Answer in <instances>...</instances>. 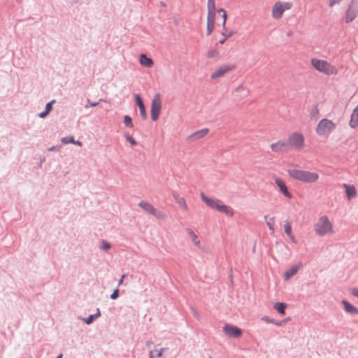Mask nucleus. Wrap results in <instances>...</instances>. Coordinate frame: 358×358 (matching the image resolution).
<instances>
[{
    "instance_id": "obj_1",
    "label": "nucleus",
    "mask_w": 358,
    "mask_h": 358,
    "mask_svg": "<svg viewBox=\"0 0 358 358\" xmlns=\"http://www.w3.org/2000/svg\"><path fill=\"white\" fill-rule=\"evenodd\" d=\"M287 173L292 179L303 183L316 182L320 178V176L317 172H312L301 169H289Z\"/></svg>"
},
{
    "instance_id": "obj_2",
    "label": "nucleus",
    "mask_w": 358,
    "mask_h": 358,
    "mask_svg": "<svg viewBox=\"0 0 358 358\" xmlns=\"http://www.w3.org/2000/svg\"><path fill=\"white\" fill-rule=\"evenodd\" d=\"M310 64L315 70L327 76H335L338 73L337 67L325 59L313 57Z\"/></svg>"
},
{
    "instance_id": "obj_3",
    "label": "nucleus",
    "mask_w": 358,
    "mask_h": 358,
    "mask_svg": "<svg viewBox=\"0 0 358 358\" xmlns=\"http://www.w3.org/2000/svg\"><path fill=\"white\" fill-rule=\"evenodd\" d=\"M200 196L201 200L210 208L223 213L229 217L234 216V210L230 206L224 204L221 201L208 197L203 192H201Z\"/></svg>"
},
{
    "instance_id": "obj_4",
    "label": "nucleus",
    "mask_w": 358,
    "mask_h": 358,
    "mask_svg": "<svg viewBox=\"0 0 358 358\" xmlns=\"http://www.w3.org/2000/svg\"><path fill=\"white\" fill-rule=\"evenodd\" d=\"M315 234L319 236L333 234L334 227L333 222L327 215H322L314 225Z\"/></svg>"
},
{
    "instance_id": "obj_5",
    "label": "nucleus",
    "mask_w": 358,
    "mask_h": 358,
    "mask_svg": "<svg viewBox=\"0 0 358 358\" xmlns=\"http://www.w3.org/2000/svg\"><path fill=\"white\" fill-rule=\"evenodd\" d=\"M336 124L334 122L327 118H323L315 127L316 134L321 137H328L336 129Z\"/></svg>"
},
{
    "instance_id": "obj_6",
    "label": "nucleus",
    "mask_w": 358,
    "mask_h": 358,
    "mask_svg": "<svg viewBox=\"0 0 358 358\" xmlns=\"http://www.w3.org/2000/svg\"><path fill=\"white\" fill-rule=\"evenodd\" d=\"M292 3L289 1H276L272 6L271 15L273 19L280 20L285 11L292 8Z\"/></svg>"
},
{
    "instance_id": "obj_7",
    "label": "nucleus",
    "mask_w": 358,
    "mask_h": 358,
    "mask_svg": "<svg viewBox=\"0 0 358 358\" xmlns=\"http://www.w3.org/2000/svg\"><path fill=\"white\" fill-rule=\"evenodd\" d=\"M287 144L289 148L299 150L305 146V136L299 131H294L288 135Z\"/></svg>"
},
{
    "instance_id": "obj_8",
    "label": "nucleus",
    "mask_w": 358,
    "mask_h": 358,
    "mask_svg": "<svg viewBox=\"0 0 358 358\" xmlns=\"http://www.w3.org/2000/svg\"><path fill=\"white\" fill-rule=\"evenodd\" d=\"M207 31L206 34L210 36L214 30L216 15L215 0H208L207 2Z\"/></svg>"
},
{
    "instance_id": "obj_9",
    "label": "nucleus",
    "mask_w": 358,
    "mask_h": 358,
    "mask_svg": "<svg viewBox=\"0 0 358 358\" xmlns=\"http://www.w3.org/2000/svg\"><path fill=\"white\" fill-rule=\"evenodd\" d=\"M138 206L148 213L154 215L158 219H164L166 217V215L164 212L155 208L150 203L142 201L139 202Z\"/></svg>"
},
{
    "instance_id": "obj_10",
    "label": "nucleus",
    "mask_w": 358,
    "mask_h": 358,
    "mask_svg": "<svg viewBox=\"0 0 358 358\" xmlns=\"http://www.w3.org/2000/svg\"><path fill=\"white\" fill-rule=\"evenodd\" d=\"M162 109V99L159 94H156L152 101L151 104V117L153 121H156L160 114Z\"/></svg>"
},
{
    "instance_id": "obj_11",
    "label": "nucleus",
    "mask_w": 358,
    "mask_h": 358,
    "mask_svg": "<svg viewBox=\"0 0 358 358\" xmlns=\"http://www.w3.org/2000/svg\"><path fill=\"white\" fill-rule=\"evenodd\" d=\"M358 15V0H352L346 12L345 22H351Z\"/></svg>"
},
{
    "instance_id": "obj_12",
    "label": "nucleus",
    "mask_w": 358,
    "mask_h": 358,
    "mask_svg": "<svg viewBox=\"0 0 358 358\" xmlns=\"http://www.w3.org/2000/svg\"><path fill=\"white\" fill-rule=\"evenodd\" d=\"M223 331L226 336L230 338H239L242 335V330L241 329L229 324L223 327Z\"/></svg>"
},
{
    "instance_id": "obj_13",
    "label": "nucleus",
    "mask_w": 358,
    "mask_h": 358,
    "mask_svg": "<svg viewBox=\"0 0 358 358\" xmlns=\"http://www.w3.org/2000/svg\"><path fill=\"white\" fill-rule=\"evenodd\" d=\"M234 68L235 66L234 65H222L212 73L210 78L215 80L221 78L228 72L232 71Z\"/></svg>"
},
{
    "instance_id": "obj_14",
    "label": "nucleus",
    "mask_w": 358,
    "mask_h": 358,
    "mask_svg": "<svg viewBox=\"0 0 358 358\" xmlns=\"http://www.w3.org/2000/svg\"><path fill=\"white\" fill-rule=\"evenodd\" d=\"M275 183L278 187L279 192H280L285 197L288 199H291L292 198V194L289 192L287 186L282 179L278 177L275 178Z\"/></svg>"
},
{
    "instance_id": "obj_15",
    "label": "nucleus",
    "mask_w": 358,
    "mask_h": 358,
    "mask_svg": "<svg viewBox=\"0 0 358 358\" xmlns=\"http://www.w3.org/2000/svg\"><path fill=\"white\" fill-rule=\"evenodd\" d=\"M250 94V90L244 85H240L233 91V95L238 99H243L247 98Z\"/></svg>"
},
{
    "instance_id": "obj_16",
    "label": "nucleus",
    "mask_w": 358,
    "mask_h": 358,
    "mask_svg": "<svg viewBox=\"0 0 358 358\" xmlns=\"http://www.w3.org/2000/svg\"><path fill=\"white\" fill-rule=\"evenodd\" d=\"M288 148L289 146L287 144V141H285L283 140H279L275 143H273L271 145V150L275 152H285L288 150Z\"/></svg>"
},
{
    "instance_id": "obj_17",
    "label": "nucleus",
    "mask_w": 358,
    "mask_h": 358,
    "mask_svg": "<svg viewBox=\"0 0 358 358\" xmlns=\"http://www.w3.org/2000/svg\"><path fill=\"white\" fill-rule=\"evenodd\" d=\"M174 201L178 203L179 207L185 211L189 210V207L184 197L181 196L178 192H173L172 193Z\"/></svg>"
},
{
    "instance_id": "obj_18",
    "label": "nucleus",
    "mask_w": 358,
    "mask_h": 358,
    "mask_svg": "<svg viewBox=\"0 0 358 358\" xmlns=\"http://www.w3.org/2000/svg\"><path fill=\"white\" fill-rule=\"evenodd\" d=\"M135 100H136L137 106L139 108L141 115L142 116V117L143 119H145L147 117V114H146L145 106L143 104V102L140 95L136 94L135 96Z\"/></svg>"
},
{
    "instance_id": "obj_19",
    "label": "nucleus",
    "mask_w": 358,
    "mask_h": 358,
    "mask_svg": "<svg viewBox=\"0 0 358 358\" xmlns=\"http://www.w3.org/2000/svg\"><path fill=\"white\" fill-rule=\"evenodd\" d=\"M284 230L285 234L289 236L290 240L294 243H296V238L292 231L291 223L289 221H285L284 223Z\"/></svg>"
},
{
    "instance_id": "obj_20",
    "label": "nucleus",
    "mask_w": 358,
    "mask_h": 358,
    "mask_svg": "<svg viewBox=\"0 0 358 358\" xmlns=\"http://www.w3.org/2000/svg\"><path fill=\"white\" fill-rule=\"evenodd\" d=\"M301 267V264H299L297 265L292 266L289 270H287L285 274V279L286 280H289L292 276L294 275L299 269Z\"/></svg>"
},
{
    "instance_id": "obj_21",
    "label": "nucleus",
    "mask_w": 358,
    "mask_h": 358,
    "mask_svg": "<svg viewBox=\"0 0 358 358\" xmlns=\"http://www.w3.org/2000/svg\"><path fill=\"white\" fill-rule=\"evenodd\" d=\"M140 64L145 67L150 68L153 66L154 62L151 58L147 57L145 54L140 55Z\"/></svg>"
},
{
    "instance_id": "obj_22",
    "label": "nucleus",
    "mask_w": 358,
    "mask_h": 358,
    "mask_svg": "<svg viewBox=\"0 0 358 358\" xmlns=\"http://www.w3.org/2000/svg\"><path fill=\"white\" fill-rule=\"evenodd\" d=\"M343 186L345 189V192L348 199H351L352 197L355 196L357 191L354 185L344 184Z\"/></svg>"
},
{
    "instance_id": "obj_23",
    "label": "nucleus",
    "mask_w": 358,
    "mask_h": 358,
    "mask_svg": "<svg viewBox=\"0 0 358 358\" xmlns=\"http://www.w3.org/2000/svg\"><path fill=\"white\" fill-rule=\"evenodd\" d=\"M350 125L352 128H355L358 125V106L353 110L350 121Z\"/></svg>"
},
{
    "instance_id": "obj_24",
    "label": "nucleus",
    "mask_w": 358,
    "mask_h": 358,
    "mask_svg": "<svg viewBox=\"0 0 358 358\" xmlns=\"http://www.w3.org/2000/svg\"><path fill=\"white\" fill-rule=\"evenodd\" d=\"M342 303L344 306L345 310L346 312L352 314L358 315V309L356 307H355L354 306H352L349 302L345 300L343 301Z\"/></svg>"
},
{
    "instance_id": "obj_25",
    "label": "nucleus",
    "mask_w": 358,
    "mask_h": 358,
    "mask_svg": "<svg viewBox=\"0 0 358 358\" xmlns=\"http://www.w3.org/2000/svg\"><path fill=\"white\" fill-rule=\"evenodd\" d=\"M187 233L194 245L200 247L201 241L198 236L192 229H187Z\"/></svg>"
},
{
    "instance_id": "obj_26",
    "label": "nucleus",
    "mask_w": 358,
    "mask_h": 358,
    "mask_svg": "<svg viewBox=\"0 0 358 358\" xmlns=\"http://www.w3.org/2000/svg\"><path fill=\"white\" fill-rule=\"evenodd\" d=\"M287 305L284 303L277 302L274 304L273 308L282 315L285 314Z\"/></svg>"
},
{
    "instance_id": "obj_27",
    "label": "nucleus",
    "mask_w": 358,
    "mask_h": 358,
    "mask_svg": "<svg viewBox=\"0 0 358 358\" xmlns=\"http://www.w3.org/2000/svg\"><path fill=\"white\" fill-rule=\"evenodd\" d=\"M266 221V224L268 225L269 229L273 232L274 231V225H275V217H269L268 216H265L264 217Z\"/></svg>"
},
{
    "instance_id": "obj_28",
    "label": "nucleus",
    "mask_w": 358,
    "mask_h": 358,
    "mask_svg": "<svg viewBox=\"0 0 358 358\" xmlns=\"http://www.w3.org/2000/svg\"><path fill=\"white\" fill-rule=\"evenodd\" d=\"M208 129L199 130L194 134V136L196 137V138H200L205 136L208 134Z\"/></svg>"
},
{
    "instance_id": "obj_29",
    "label": "nucleus",
    "mask_w": 358,
    "mask_h": 358,
    "mask_svg": "<svg viewBox=\"0 0 358 358\" xmlns=\"http://www.w3.org/2000/svg\"><path fill=\"white\" fill-rule=\"evenodd\" d=\"M124 138L127 142H129L132 146H134L137 144L136 141L129 134H124Z\"/></svg>"
},
{
    "instance_id": "obj_30",
    "label": "nucleus",
    "mask_w": 358,
    "mask_h": 358,
    "mask_svg": "<svg viewBox=\"0 0 358 358\" xmlns=\"http://www.w3.org/2000/svg\"><path fill=\"white\" fill-rule=\"evenodd\" d=\"M217 12L222 13V26H223V28L225 29V24H226L227 18V13L225 11V10L223 8H220L219 10H217Z\"/></svg>"
},
{
    "instance_id": "obj_31",
    "label": "nucleus",
    "mask_w": 358,
    "mask_h": 358,
    "mask_svg": "<svg viewBox=\"0 0 358 358\" xmlns=\"http://www.w3.org/2000/svg\"><path fill=\"white\" fill-rule=\"evenodd\" d=\"M124 123L127 127L133 128L134 127L132 119L129 115L124 116Z\"/></svg>"
},
{
    "instance_id": "obj_32",
    "label": "nucleus",
    "mask_w": 358,
    "mask_h": 358,
    "mask_svg": "<svg viewBox=\"0 0 358 358\" xmlns=\"http://www.w3.org/2000/svg\"><path fill=\"white\" fill-rule=\"evenodd\" d=\"M73 140L74 139H73V136H66V137L62 138L61 141L64 144H67L69 143H73Z\"/></svg>"
},
{
    "instance_id": "obj_33",
    "label": "nucleus",
    "mask_w": 358,
    "mask_h": 358,
    "mask_svg": "<svg viewBox=\"0 0 358 358\" xmlns=\"http://www.w3.org/2000/svg\"><path fill=\"white\" fill-rule=\"evenodd\" d=\"M99 315H100V313H99V311L98 310V313H97V314H96V315H90L89 317H87V318L85 320V322H86L87 324H90V323H92V321L94 320V317H98V316H99Z\"/></svg>"
},
{
    "instance_id": "obj_34",
    "label": "nucleus",
    "mask_w": 358,
    "mask_h": 358,
    "mask_svg": "<svg viewBox=\"0 0 358 358\" xmlns=\"http://www.w3.org/2000/svg\"><path fill=\"white\" fill-rule=\"evenodd\" d=\"M101 248L103 250H109L110 248V245L108 243L106 242V241H103L101 243Z\"/></svg>"
},
{
    "instance_id": "obj_35",
    "label": "nucleus",
    "mask_w": 358,
    "mask_h": 358,
    "mask_svg": "<svg viewBox=\"0 0 358 358\" xmlns=\"http://www.w3.org/2000/svg\"><path fill=\"white\" fill-rule=\"evenodd\" d=\"M342 0H329V7L332 8L334 7L335 5L336 4H338L339 3L341 2Z\"/></svg>"
},
{
    "instance_id": "obj_36",
    "label": "nucleus",
    "mask_w": 358,
    "mask_h": 358,
    "mask_svg": "<svg viewBox=\"0 0 358 358\" xmlns=\"http://www.w3.org/2000/svg\"><path fill=\"white\" fill-rule=\"evenodd\" d=\"M315 113H311L310 117L311 118L317 119L319 117V109L317 107H315Z\"/></svg>"
},
{
    "instance_id": "obj_37",
    "label": "nucleus",
    "mask_w": 358,
    "mask_h": 358,
    "mask_svg": "<svg viewBox=\"0 0 358 358\" xmlns=\"http://www.w3.org/2000/svg\"><path fill=\"white\" fill-rule=\"evenodd\" d=\"M222 34H223V36H224V38H223V39H221V41H220V43L221 44H223V43L225 42V41H226V40H227L229 36H231V34H226V33H223Z\"/></svg>"
},
{
    "instance_id": "obj_38",
    "label": "nucleus",
    "mask_w": 358,
    "mask_h": 358,
    "mask_svg": "<svg viewBox=\"0 0 358 358\" xmlns=\"http://www.w3.org/2000/svg\"><path fill=\"white\" fill-rule=\"evenodd\" d=\"M118 289H115L113 294L110 295V298L112 299H116L118 297Z\"/></svg>"
},
{
    "instance_id": "obj_39",
    "label": "nucleus",
    "mask_w": 358,
    "mask_h": 358,
    "mask_svg": "<svg viewBox=\"0 0 358 358\" xmlns=\"http://www.w3.org/2000/svg\"><path fill=\"white\" fill-rule=\"evenodd\" d=\"M54 102V101H51V102H49L46 104V106H45V110L48 113H50V111L52 109V103Z\"/></svg>"
},
{
    "instance_id": "obj_40",
    "label": "nucleus",
    "mask_w": 358,
    "mask_h": 358,
    "mask_svg": "<svg viewBox=\"0 0 358 358\" xmlns=\"http://www.w3.org/2000/svg\"><path fill=\"white\" fill-rule=\"evenodd\" d=\"M218 55V52L216 51V50H213V51H210L208 52V57H215Z\"/></svg>"
},
{
    "instance_id": "obj_41",
    "label": "nucleus",
    "mask_w": 358,
    "mask_h": 358,
    "mask_svg": "<svg viewBox=\"0 0 358 358\" xmlns=\"http://www.w3.org/2000/svg\"><path fill=\"white\" fill-rule=\"evenodd\" d=\"M351 293L355 296L358 297V289L354 288L352 289Z\"/></svg>"
},
{
    "instance_id": "obj_42",
    "label": "nucleus",
    "mask_w": 358,
    "mask_h": 358,
    "mask_svg": "<svg viewBox=\"0 0 358 358\" xmlns=\"http://www.w3.org/2000/svg\"><path fill=\"white\" fill-rule=\"evenodd\" d=\"M125 277H126V275H125V274H124V275H122V277H121L120 280H119V282H118V285H119V286L123 283V281H124V278H125Z\"/></svg>"
},
{
    "instance_id": "obj_43",
    "label": "nucleus",
    "mask_w": 358,
    "mask_h": 358,
    "mask_svg": "<svg viewBox=\"0 0 358 358\" xmlns=\"http://www.w3.org/2000/svg\"><path fill=\"white\" fill-rule=\"evenodd\" d=\"M49 113L46 110L39 115L40 117H45Z\"/></svg>"
},
{
    "instance_id": "obj_44",
    "label": "nucleus",
    "mask_w": 358,
    "mask_h": 358,
    "mask_svg": "<svg viewBox=\"0 0 358 358\" xmlns=\"http://www.w3.org/2000/svg\"><path fill=\"white\" fill-rule=\"evenodd\" d=\"M262 320H264V321H266L267 322H273V320L269 319L268 317H264L262 318Z\"/></svg>"
},
{
    "instance_id": "obj_45",
    "label": "nucleus",
    "mask_w": 358,
    "mask_h": 358,
    "mask_svg": "<svg viewBox=\"0 0 358 358\" xmlns=\"http://www.w3.org/2000/svg\"><path fill=\"white\" fill-rule=\"evenodd\" d=\"M73 143L75 144V145H79V146L82 145V143L80 141H74L73 140Z\"/></svg>"
},
{
    "instance_id": "obj_46",
    "label": "nucleus",
    "mask_w": 358,
    "mask_h": 358,
    "mask_svg": "<svg viewBox=\"0 0 358 358\" xmlns=\"http://www.w3.org/2000/svg\"><path fill=\"white\" fill-rule=\"evenodd\" d=\"M163 351H164V349H161L158 351V353H157V356L158 357H161L162 355V353H163Z\"/></svg>"
},
{
    "instance_id": "obj_47",
    "label": "nucleus",
    "mask_w": 358,
    "mask_h": 358,
    "mask_svg": "<svg viewBox=\"0 0 358 358\" xmlns=\"http://www.w3.org/2000/svg\"><path fill=\"white\" fill-rule=\"evenodd\" d=\"M98 105L97 103L94 102V103H90V106L92 107H94V106H96Z\"/></svg>"
},
{
    "instance_id": "obj_48",
    "label": "nucleus",
    "mask_w": 358,
    "mask_h": 358,
    "mask_svg": "<svg viewBox=\"0 0 358 358\" xmlns=\"http://www.w3.org/2000/svg\"><path fill=\"white\" fill-rule=\"evenodd\" d=\"M62 355L60 354L57 358H62Z\"/></svg>"
},
{
    "instance_id": "obj_49",
    "label": "nucleus",
    "mask_w": 358,
    "mask_h": 358,
    "mask_svg": "<svg viewBox=\"0 0 358 358\" xmlns=\"http://www.w3.org/2000/svg\"><path fill=\"white\" fill-rule=\"evenodd\" d=\"M150 358H152V354L150 355Z\"/></svg>"
},
{
    "instance_id": "obj_50",
    "label": "nucleus",
    "mask_w": 358,
    "mask_h": 358,
    "mask_svg": "<svg viewBox=\"0 0 358 358\" xmlns=\"http://www.w3.org/2000/svg\"><path fill=\"white\" fill-rule=\"evenodd\" d=\"M210 358H212V357H210Z\"/></svg>"
}]
</instances>
